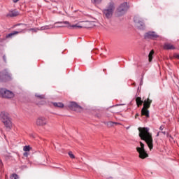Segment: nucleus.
I'll list each match as a JSON object with an SVG mask.
<instances>
[{"mask_svg":"<svg viewBox=\"0 0 179 179\" xmlns=\"http://www.w3.org/2000/svg\"><path fill=\"white\" fill-rule=\"evenodd\" d=\"M138 131L139 138H141V141H145L150 150H152L153 149V137H152V134L149 132V128L138 127Z\"/></svg>","mask_w":179,"mask_h":179,"instance_id":"obj_1","label":"nucleus"},{"mask_svg":"<svg viewBox=\"0 0 179 179\" xmlns=\"http://www.w3.org/2000/svg\"><path fill=\"white\" fill-rule=\"evenodd\" d=\"M0 121L3 122L6 129H8V131L12 129V118H10L8 112L1 111L0 113Z\"/></svg>","mask_w":179,"mask_h":179,"instance_id":"obj_2","label":"nucleus"},{"mask_svg":"<svg viewBox=\"0 0 179 179\" xmlns=\"http://www.w3.org/2000/svg\"><path fill=\"white\" fill-rule=\"evenodd\" d=\"M114 10H115V3L110 1L108 3L106 8L102 10L103 17H106V19H111L114 15Z\"/></svg>","mask_w":179,"mask_h":179,"instance_id":"obj_3","label":"nucleus"},{"mask_svg":"<svg viewBox=\"0 0 179 179\" xmlns=\"http://www.w3.org/2000/svg\"><path fill=\"white\" fill-rule=\"evenodd\" d=\"M55 26L56 27H68L69 29H83V27L90 29L89 26H80L78 25V24L71 25V23L68 21L57 22L55 23Z\"/></svg>","mask_w":179,"mask_h":179,"instance_id":"obj_4","label":"nucleus"},{"mask_svg":"<svg viewBox=\"0 0 179 179\" xmlns=\"http://www.w3.org/2000/svg\"><path fill=\"white\" fill-rule=\"evenodd\" d=\"M128 9H129V6L127 2L121 3L116 10V17H121V16H124V14L127 13V10H128Z\"/></svg>","mask_w":179,"mask_h":179,"instance_id":"obj_5","label":"nucleus"},{"mask_svg":"<svg viewBox=\"0 0 179 179\" xmlns=\"http://www.w3.org/2000/svg\"><path fill=\"white\" fill-rule=\"evenodd\" d=\"M0 97L1 99H13L15 94L6 88H0Z\"/></svg>","mask_w":179,"mask_h":179,"instance_id":"obj_6","label":"nucleus"},{"mask_svg":"<svg viewBox=\"0 0 179 179\" xmlns=\"http://www.w3.org/2000/svg\"><path fill=\"white\" fill-rule=\"evenodd\" d=\"M68 108L72 111H76V113H82L83 108L80 106L78 103L75 101H71L68 106Z\"/></svg>","mask_w":179,"mask_h":179,"instance_id":"obj_7","label":"nucleus"},{"mask_svg":"<svg viewBox=\"0 0 179 179\" xmlns=\"http://www.w3.org/2000/svg\"><path fill=\"white\" fill-rule=\"evenodd\" d=\"M12 79L10 73L6 70L0 71V82H8Z\"/></svg>","mask_w":179,"mask_h":179,"instance_id":"obj_8","label":"nucleus"},{"mask_svg":"<svg viewBox=\"0 0 179 179\" xmlns=\"http://www.w3.org/2000/svg\"><path fill=\"white\" fill-rule=\"evenodd\" d=\"M159 36L155 31H149L144 35L145 40H157Z\"/></svg>","mask_w":179,"mask_h":179,"instance_id":"obj_9","label":"nucleus"},{"mask_svg":"<svg viewBox=\"0 0 179 179\" xmlns=\"http://www.w3.org/2000/svg\"><path fill=\"white\" fill-rule=\"evenodd\" d=\"M36 124L37 127H44L47 125V119L44 117H39L36 119Z\"/></svg>","mask_w":179,"mask_h":179,"instance_id":"obj_10","label":"nucleus"},{"mask_svg":"<svg viewBox=\"0 0 179 179\" xmlns=\"http://www.w3.org/2000/svg\"><path fill=\"white\" fill-rule=\"evenodd\" d=\"M138 153H139V156L138 157L140 159H146V157H149V155H148V152H146V150H139V151H137Z\"/></svg>","mask_w":179,"mask_h":179,"instance_id":"obj_11","label":"nucleus"},{"mask_svg":"<svg viewBox=\"0 0 179 179\" xmlns=\"http://www.w3.org/2000/svg\"><path fill=\"white\" fill-rule=\"evenodd\" d=\"M150 104H152V99L148 98L143 101V108H150Z\"/></svg>","mask_w":179,"mask_h":179,"instance_id":"obj_12","label":"nucleus"},{"mask_svg":"<svg viewBox=\"0 0 179 179\" xmlns=\"http://www.w3.org/2000/svg\"><path fill=\"white\" fill-rule=\"evenodd\" d=\"M141 115H144L146 118H149L150 115H149V109L146 108H143L141 109Z\"/></svg>","mask_w":179,"mask_h":179,"instance_id":"obj_13","label":"nucleus"},{"mask_svg":"<svg viewBox=\"0 0 179 179\" xmlns=\"http://www.w3.org/2000/svg\"><path fill=\"white\" fill-rule=\"evenodd\" d=\"M16 16H19V12L16 10H12L6 15V17H15Z\"/></svg>","mask_w":179,"mask_h":179,"instance_id":"obj_14","label":"nucleus"},{"mask_svg":"<svg viewBox=\"0 0 179 179\" xmlns=\"http://www.w3.org/2000/svg\"><path fill=\"white\" fill-rule=\"evenodd\" d=\"M19 33H22V31H13V32L8 34L3 40H6V38H10L13 36H15V34H19Z\"/></svg>","mask_w":179,"mask_h":179,"instance_id":"obj_15","label":"nucleus"},{"mask_svg":"<svg viewBox=\"0 0 179 179\" xmlns=\"http://www.w3.org/2000/svg\"><path fill=\"white\" fill-rule=\"evenodd\" d=\"M163 48L164 50H176L175 46H173L171 43H164Z\"/></svg>","mask_w":179,"mask_h":179,"instance_id":"obj_16","label":"nucleus"},{"mask_svg":"<svg viewBox=\"0 0 179 179\" xmlns=\"http://www.w3.org/2000/svg\"><path fill=\"white\" fill-rule=\"evenodd\" d=\"M136 103L137 107H141V106L143 104V101L142 100V98L141 96H138L137 98H136Z\"/></svg>","mask_w":179,"mask_h":179,"instance_id":"obj_17","label":"nucleus"},{"mask_svg":"<svg viewBox=\"0 0 179 179\" xmlns=\"http://www.w3.org/2000/svg\"><path fill=\"white\" fill-rule=\"evenodd\" d=\"M52 105L54 107H57L58 108H64V105L62 102H53Z\"/></svg>","mask_w":179,"mask_h":179,"instance_id":"obj_18","label":"nucleus"},{"mask_svg":"<svg viewBox=\"0 0 179 179\" xmlns=\"http://www.w3.org/2000/svg\"><path fill=\"white\" fill-rule=\"evenodd\" d=\"M115 125H120L119 122H112V121H109L106 123V125L108 128H111V127H114Z\"/></svg>","mask_w":179,"mask_h":179,"instance_id":"obj_19","label":"nucleus"},{"mask_svg":"<svg viewBox=\"0 0 179 179\" xmlns=\"http://www.w3.org/2000/svg\"><path fill=\"white\" fill-rule=\"evenodd\" d=\"M140 145H141V147L136 148L137 152H139V150H145V144H143V143H142V141H140Z\"/></svg>","mask_w":179,"mask_h":179,"instance_id":"obj_20","label":"nucleus"},{"mask_svg":"<svg viewBox=\"0 0 179 179\" xmlns=\"http://www.w3.org/2000/svg\"><path fill=\"white\" fill-rule=\"evenodd\" d=\"M153 54H155V50H152L148 55L149 62H152V59H153Z\"/></svg>","mask_w":179,"mask_h":179,"instance_id":"obj_21","label":"nucleus"},{"mask_svg":"<svg viewBox=\"0 0 179 179\" xmlns=\"http://www.w3.org/2000/svg\"><path fill=\"white\" fill-rule=\"evenodd\" d=\"M35 96L36 98L38 99V100H45V95H44V94H42V95L36 94Z\"/></svg>","mask_w":179,"mask_h":179,"instance_id":"obj_22","label":"nucleus"},{"mask_svg":"<svg viewBox=\"0 0 179 179\" xmlns=\"http://www.w3.org/2000/svg\"><path fill=\"white\" fill-rule=\"evenodd\" d=\"M23 150L24 152H30V150H31V147H30V145H25L24 146Z\"/></svg>","mask_w":179,"mask_h":179,"instance_id":"obj_23","label":"nucleus"},{"mask_svg":"<svg viewBox=\"0 0 179 179\" xmlns=\"http://www.w3.org/2000/svg\"><path fill=\"white\" fill-rule=\"evenodd\" d=\"M10 179H19V176L16 173H13L10 177Z\"/></svg>","mask_w":179,"mask_h":179,"instance_id":"obj_24","label":"nucleus"},{"mask_svg":"<svg viewBox=\"0 0 179 179\" xmlns=\"http://www.w3.org/2000/svg\"><path fill=\"white\" fill-rule=\"evenodd\" d=\"M101 1L102 0H93L92 3H94V5H99V3H101Z\"/></svg>","mask_w":179,"mask_h":179,"instance_id":"obj_25","label":"nucleus"},{"mask_svg":"<svg viewBox=\"0 0 179 179\" xmlns=\"http://www.w3.org/2000/svg\"><path fill=\"white\" fill-rule=\"evenodd\" d=\"M138 24H140V26H138L139 29H143L145 27V24L141 21L138 22Z\"/></svg>","mask_w":179,"mask_h":179,"instance_id":"obj_26","label":"nucleus"},{"mask_svg":"<svg viewBox=\"0 0 179 179\" xmlns=\"http://www.w3.org/2000/svg\"><path fill=\"white\" fill-rule=\"evenodd\" d=\"M69 156L71 157V159H75V155L72 152V151L69 152Z\"/></svg>","mask_w":179,"mask_h":179,"instance_id":"obj_27","label":"nucleus"},{"mask_svg":"<svg viewBox=\"0 0 179 179\" xmlns=\"http://www.w3.org/2000/svg\"><path fill=\"white\" fill-rule=\"evenodd\" d=\"M29 30L34 31V33H37V29L36 28H31Z\"/></svg>","mask_w":179,"mask_h":179,"instance_id":"obj_28","label":"nucleus"},{"mask_svg":"<svg viewBox=\"0 0 179 179\" xmlns=\"http://www.w3.org/2000/svg\"><path fill=\"white\" fill-rule=\"evenodd\" d=\"M20 25L24 26V27H26V26H27V24H17V26H20Z\"/></svg>","mask_w":179,"mask_h":179,"instance_id":"obj_29","label":"nucleus"},{"mask_svg":"<svg viewBox=\"0 0 179 179\" xmlns=\"http://www.w3.org/2000/svg\"><path fill=\"white\" fill-rule=\"evenodd\" d=\"M173 57H174V58L179 59V55H174Z\"/></svg>","mask_w":179,"mask_h":179,"instance_id":"obj_30","label":"nucleus"},{"mask_svg":"<svg viewBox=\"0 0 179 179\" xmlns=\"http://www.w3.org/2000/svg\"><path fill=\"white\" fill-rule=\"evenodd\" d=\"M159 129L160 131H163V129H164V126L163 125L160 126Z\"/></svg>","mask_w":179,"mask_h":179,"instance_id":"obj_31","label":"nucleus"},{"mask_svg":"<svg viewBox=\"0 0 179 179\" xmlns=\"http://www.w3.org/2000/svg\"><path fill=\"white\" fill-rule=\"evenodd\" d=\"M48 27H42L41 30H47Z\"/></svg>","mask_w":179,"mask_h":179,"instance_id":"obj_32","label":"nucleus"},{"mask_svg":"<svg viewBox=\"0 0 179 179\" xmlns=\"http://www.w3.org/2000/svg\"><path fill=\"white\" fill-rule=\"evenodd\" d=\"M3 59L4 62H6V56L3 55Z\"/></svg>","mask_w":179,"mask_h":179,"instance_id":"obj_33","label":"nucleus"},{"mask_svg":"<svg viewBox=\"0 0 179 179\" xmlns=\"http://www.w3.org/2000/svg\"><path fill=\"white\" fill-rule=\"evenodd\" d=\"M140 85H143V78H141V80L140 82Z\"/></svg>","mask_w":179,"mask_h":179,"instance_id":"obj_34","label":"nucleus"},{"mask_svg":"<svg viewBox=\"0 0 179 179\" xmlns=\"http://www.w3.org/2000/svg\"><path fill=\"white\" fill-rule=\"evenodd\" d=\"M20 0H13V2H14V3H16L17 2H19Z\"/></svg>","mask_w":179,"mask_h":179,"instance_id":"obj_35","label":"nucleus"},{"mask_svg":"<svg viewBox=\"0 0 179 179\" xmlns=\"http://www.w3.org/2000/svg\"><path fill=\"white\" fill-rule=\"evenodd\" d=\"M22 169H27V166H22Z\"/></svg>","mask_w":179,"mask_h":179,"instance_id":"obj_36","label":"nucleus"},{"mask_svg":"<svg viewBox=\"0 0 179 179\" xmlns=\"http://www.w3.org/2000/svg\"><path fill=\"white\" fill-rule=\"evenodd\" d=\"M24 156H26V157H27V152H24Z\"/></svg>","mask_w":179,"mask_h":179,"instance_id":"obj_37","label":"nucleus"},{"mask_svg":"<svg viewBox=\"0 0 179 179\" xmlns=\"http://www.w3.org/2000/svg\"><path fill=\"white\" fill-rule=\"evenodd\" d=\"M135 117H136H136H139L138 113H136V115H135Z\"/></svg>","mask_w":179,"mask_h":179,"instance_id":"obj_38","label":"nucleus"},{"mask_svg":"<svg viewBox=\"0 0 179 179\" xmlns=\"http://www.w3.org/2000/svg\"><path fill=\"white\" fill-rule=\"evenodd\" d=\"M45 103V101H42L41 104H44Z\"/></svg>","mask_w":179,"mask_h":179,"instance_id":"obj_39","label":"nucleus"},{"mask_svg":"<svg viewBox=\"0 0 179 179\" xmlns=\"http://www.w3.org/2000/svg\"><path fill=\"white\" fill-rule=\"evenodd\" d=\"M159 134H160V131H159V132L157 134V136H159Z\"/></svg>","mask_w":179,"mask_h":179,"instance_id":"obj_40","label":"nucleus"},{"mask_svg":"<svg viewBox=\"0 0 179 179\" xmlns=\"http://www.w3.org/2000/svg\"><path fill=\"white\" fill-rule=\"evenodd\" d=\"M87 24H90V22H87Z\"/></svg>","mask_w":179,"mask_h":179,"instance_id":"obj_41","label":"nucleus"},{"mask_svg":"<svg viewBox=\"0 0 179 179\" xmlns=\"http://www.w3.org/2000/svg\"><path fill=\"white\" fill-rule=\"evenodd\" d=\"M164 135H166V131H162Z\"/></svg>","mask_w":179,"mask_h":179,"instance_id":"obj_42","label":"nucleus"},{"mask_svg":"<svg viewBox=\"0 0 179 179\" xmlns=\"http://www.w3.org/2000/svg\"><path fill=\"white\" fill-rule=\"evenodd\" d=\"M0 164H2V161H1V160L0 161Z\"/></svg>","mask_w":179,"mask_h":179,"instance_id":"obj_43","label":"nucleus"}]
</instances>
